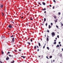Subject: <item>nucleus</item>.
I'll list each match as a JSON object with an SVG mask.
<instances>
[{"instance_id": "obj_57", "label": "nucleus", "mask_w": 63, "mask_h": 63, "mask_svg": "<svg viewBox=\"0 0 63 63\" xmlns=\"http://www.w3.org/2000/svg\"><path fill=\"white\" fill-rule=\"evenodd\" d=\"M55 39H56V40H57V38H56Z\"/></svg>"}, {"instance_id": "obj_50", "label": "nucleus", "mask_w": 63, "mask_h": 63, "mask_svg": "<svg viewBox=\"0 0 63 63\" xmlns=\"http://www.w3.org/2000/svg\"><path fill=\"white\" fill-rule=\"evenodd\" d=\"M60 43H61L60 42H59V44H60Z\"/></svg>"}, {"instance_id": "obj_28", "label": "nucleus", "mask_w": 63, "mask_h": 63, "mask_svg": "<svg viewBox=\"0 0 63 63\" xmlns=\"http://www.w3.org/2000/svg\"><path fill=\"white\" fill-rule=\"evenodd\" d=\"M54 45H55V44H56V42H54Z\"/></svg>"}, {"instance_id": "obj_59", "label": "nucleus", "mask_w": 63, "mask_h": 63, "mask_svg": "<svg viewBox=\"0 0 63 63\" xmlns=\"http://www.w3.org/2000/svg\"><path fill=\"white\" fill-rule=\"evenodd\" d=\"M62 51H63V48H62Z\"/></svg>"}, {"instance_id": "obj_11", "label": "nucleus", "mask_w": 63, "mask_h": 63, "mask_svg": "<svg viewBox=\"0 0 63 63\" xmlns=\"http://www.w3.org/2000/svg\"><path fill=\"white\" fill-rule=\"evenodd\" d=\"M5 38V36L1 37V39H4V38Z\"/></svg>"}, {"instance_id": "obj_19", "label": "nucleus", "mask_w": 63, "mask_h": 63, "mask_svg": "<svg viewBox=\"0 0 63 63\" xmlns=\"http://www.w3.org/2000/svg\"><path fill=\"white\" fill-rule=\"evenodd\" d=\"M21 57H22L23 58H25V56H21Z\"/></svg>"}, {"instance_id": "obj_31", "label": "nucleus", "mask_w": 63, "mask_h": 63, "mask_svg": "<svg viewBox=\"0 0 63 63\" xmlns=\"http://www.w3.org/2000/svg\"><path fill=\"white\" fill-rule=\"evenodd\" d=\"M57 37L58 38H59V36L58 35L57 36Z\"/></svg>"}, {"instance_id": "obj_20", "label": "nucleus", "mask_w": 63, "mask_h": 63, "mask_svg": "<svg viewBox=\"0 0 63 63\" xmlns=\"http://www.w3.org/2000/svg\"><path fill=\"white\" fill-rule=\"evenodd\" d=\"M1 53L2 54H4V52H3V51H2V50L1 51Z\"/></svg>"}, {"instance_id": "obj_56", "label": "nucleus", "mask_w": 63, "mask_h": 63, "mask_svg": "<svg viewBox=\"0 0 63 63\" xmlns=\"http://www.w3.org/2000/svg\"><path fill=\"white\" fill-rule=\"evenodd\" d=\"M2 15H4V14H3V13H2Z\"/></svg>"}, {"instance_id": "obj_9", "label": "nucleus", "mask_w": 63, "mask_h": 63, "mask_svg": "<svg viewBox=\"0 0 63 63\" xmlns=\"http://www.w3.org/2000/svg\"><path fill=\"white\" fill-rule=\"evenodd\" d=\"M50 28H51V26H50L49 25L48 26L49 29H50Z\"/></svg>"}, {"instance_id": "obj_49", "label": "nucleus", "mask_w": 63, "mask_h": 63, "mask_svg": "<svg viewBox=\"0 0 63 63\" xmlns=\"http://www.w3.org/2000/svg\"><path fill=\"white\" fill-rule=\"evenodd\" d=\"M44 13H45V14H46V11H45L44 12Z\"/></svg>"}, {"instance_id": "obj_37", "label": "nucleus", "mask_w": 63, "mask_h": 63, "mask_svg": "<svg viewBox=\"0 0 63 63\" xmlns=\"http://www.w3.org/2000/svg\"><path fill=\"white\" fill-rule=\"evenodd\" d=\"M47 32H49V30H47Z\"/></svg>"}, {"instance_id": "obj_54", "label": "nucleus", "mask_w": 63, "mask_h": 63, "mask_svg": "<svg viewBox=\"0 0 63 63\" xmlns=\"http://www.w3.org/2000/svg\"><path fill=\"white\" fill-rule=\"evenodd\" d=\"M42 57H44V56H43V55H42Z\"/></svg>"}, {"instance_id": "obj_24", "label": "nucleus", "mask_w": 63, "mask_h": 63, "mask_svg": "<svg viewBox=\"0 0 63 63\" xmlns=\"http://www.w3.org/2000/svg\"><path fill=\"white\" fill-rule=\"evenodd\" d=\"M61 14V13L60 12H59L58 13V15H60Z\"/></svg>"}, {"instance_id": "obj_35", "label": "nucleus", "mask_w": 63, "mask_h": 63, "mask_svg": "<svg viewBox=\"0 0 63 63\" xmlns=\"http://www.w3.org/2000/svg\"><path fill=\"white\" fill-rule=\"evenodd\" d=\"M46 58H47V59H49V58H48V57L47 56L46 57Z\"/></svg>"}, {"instance_id": "obj_60", "label": "nucleus", "mask_w": 63, "mask_h": 63, "mask_svg": "<svg viewBox=\"0 0 63 63\" xmlns=\"http://www.w3.org/2000/svg\"><path fill=\"white\" fill-rule=\"evenodd\" d=\"M42 25H44V24H42Z\"/></svg>"}, {"instance_id": "obj_45", "label": "nucleus", "mask_w": 63, "mask_h": 63, "mask_svg": "<svg viewBox=\"0 0 63 63\" xmlns=\"http://www.w3.org/2000/svg\"><path fill=\"white\" fill-rule=\"evenodd\" d=\"M14 51H15V52H16V50H14Z\"/></svg>"}, {"instance_id": "obj_53", "label": "nucleus", "mask_w": 63, "mask_h": 63, "mask_svg": "<svg viewBox=\"0 0 63 63\" xmlns=\"http://www.w3.org/2000/svg\"><path fill=\"white\" fill-rule=\"evenodd\" d=\"M21 18H23V17H21Z\"/></svg>"}, {"instance_id": "obj_13", "label": "nucleus", "mask_w": 63, "mask_h": 63, "mask_svg": "<svg viewBox=\"0 0 63 63\" xmlns=\"http://www.w3.org/2000/svg\"><path fill=\"white\" fill-rule=\"evenodd\" d=\"M15 63V61H14V60H13L11 62V63Z\"/></svg>"}, {"instance_id": "obj_58", "label": "nucleus", "mask_w": 63, "mask_h": 63, "mask_svg": "<svg viewBox=\"0 0 63 63\" xmlns=\"http://www.w3.org/2000/svg\"><path fill=\"white\" fill-rule=\"evenodd\" d=\"M45 37H46V35H45Z\"/></svg>"}, {"instance_id": "obj_1", "label": "nucleus", "mask_w": 63, "mask_h": 63, "mask_svg": "<svg viewBox=\"0 0 63 63\" xmlns=\"http://www.w3.org/2000/svg\"><path fill=\"white\" fill-rule=\"evenodd\" d=\"M49 36H48V35H47V42H48V41H49Z\"/></svg>"}, {"instance_id": "obj_4", "label": "nucleus", "mask_w": 63, "mask_h": 63, "mask_svg": "<svg viewBox=\"0 0 63 63\" xmlns=\"http://www.w3.org/2000/svg\"><path fill=\"white\" fill-rule=\"evenodd\" d=\"M8 27H9V28H12L13 27L12 25H9L8 26Z\"/></svg>"}, {"instance_id": "obj_16", "label": "nucleus", "mask_w": 63, "mask_h": 63, "mask_svg": "<svg viewBox=\"0 0 63 63\" xmlns=\"http://www.w3.org/2000/svg\"><path fill=\"white\" fill-rule=\"evenodd\" d=\"M56 47H59V45H57V46H56Z\"/></svg>"}, {"instance_id": "obj_2", "label": "nucleus", "mask_w": 63, "mask_h": 63, "mask_svg": "<svg viewBox=\"0 0 63 63\" xmlns=\"http://www.w3.org/2000/svg\"><path fill=\"white\" fill-rule=\"evenodd\" d=\"M53 17H54V18H55V19H56V18H57V17H56V16L55 15H53L52 16Z\"/></svg>"}, {"instance_id": "obj_55", "label": "nucleus", "mask_w": 63, "mask_h": 63, "mask_svg": "<svg viewBox=\"0 0 63 63\" xmlns=\"http://www.w3.org/2000/svg\"><path fill=\"white\" fill-rule=\"evenodd\" d=\"M61 24H62V22H61Z\"/></svg>"}, {"instance_id": "obj_52", "label": "nucleus", "mask_w": 63, "mask_h": 63, "mask_svg": "<svg viewBox=\"0 0 63 63\" xmlns=\"http://www.w3.org/2000/svg\"><path fill=\"white\" fill-rule=\"evenodd\" d=\"M19 51H21V49H19Z\"/></svg>"}, {"instance_id": "obj_21", "label": "nucleus", "mask_w": 63, "mask_h": 63, "mask_svg": "<svg viewBox=\"0 0 63 63\" xmlns=\"http://www.w3.org/2000/svg\"><path fill=\"white\" fill-rule=\"evenodd\" d=\"M44 21H46V18H45L44 19Z\"/></svg>"}, {"instance_id": "obj_62", "label": "nucleus", "mask_w": 63, "mask_h": 63, "mask_svg": "<svg viewBox=\"0 0 63 63\" xmlns=\"http://www.w3.org/2000/svg\"><path fill=\"white\" fill-rule=\"evenodd\" d=\"M46 46V44H45V45H44V46Z\"/></svg>"}, {"instance_id": "obj_51", "label": "nucleus", "mask_w": 63, "mask_h": 63, "mask_svg": "<svg viewBox=\"0 0 63 63\" xmlns=\"http://www.w3.org/2000/svg\"><path fill=\"white\" fill-rule=\"evenodd\" d=\"M61 44H60V47H61Z\"/></svg>"}, {"instance_id": "obj_6", "label": "nucleus", "mask_w": 63, "mask_h": 63, "mask_svg": "<svg viewBox=\"0 0 63 63\" xmlns=\"http://www.w3.org/2000/svg\"><path fill=\"white\" fill-rule=\"evenodd\" d=\"M8 55L10 56V57H13V55H11L9 54Z\"/></svg>"}, {"instance_id": "obj_39", "label": "nucleus", "mask_w": 63, "mask_h": 63, "mask_svg": "<svg viewBox=\"0 0 63 63\" xmlns=\"http://www.w3.org/2000/svg\"><path fill=\"white\" fill-rule=\"evenodd\" d=\"M10 52H8V54H10Z\"/></svg>"}, {"instance_id": "obj_36", "label": "nucleus", "mask_w": 63, "mask_h": 63, "mask_svg": "<svg viewBox=\"0 0 63 63\" xmlns=\"http://www.w3.org/2000/svg\"><path fill=\"white\" fill-rule=\"evenodd\" d=\"M36 48V46H35L34 47V48L35 49Z\"/></svg>"}, {"instance_id": "obj_3", "label": "nucleus", "mask_w": 63, "mask_h": 63, "mask_svg": "<svg viewBox=\"0 0 63 63\" xmlns=\"http://www.w3.org/2000/svg\"><path fill=\"white\" fill-rule=\"evenodd\" d=\"M52 37H54L55 36V33L54 32H52Z\"/></svg>"}, {"instance_id": "obj_42", "label": "nucleus", "mask_w": 63, "mask_h": 63, "mask_svg": "<svg viewBox=\"0 0 63 63\" xmlns=\"http://www.w3.org/2000/svg\"><path fill=\"white\" fill-rule=\"evenodd\" d=\"M45 46H44L43 47V48H45Z\"/></svg>"}, {"instance_id": "obj_63", "label": "nucleus", "mask_w": 63, "mask_h": 63, "mask_svg": "<svg viewBox=\"0 0 63 63\" xmlns=\"http://www.w3.org/2000/svg\"><path fill=\"white\" fill-rule=\"evenodd\" d=\"M54 13H55V11H54Z\"/></svg>"}, {"instance_id": "obj_44", "label": "nucleus", "mask_w": 63, "mask_h": 63, "mask_svg": "<svg viewBox=\"0 0 63 63\" xmlns=\"http://www.w3.org/2000/svg\"><path fill=\"white\" fill-rule=\"evenodd\" d=\"M49 6V7H51V5H50Z\"/></svg>"}, {"instance_id": "obj_32", "label": "nucleus", "mask_w": 63, "mask_h": 63, "mask_svg": "<svg viewBox=\"0 0 63 63\" xmlns=\"http://www.w3.org/2000/svg\"><path fill=\"white\" fill-rule=\"evenodd\" d=\"M13 37H14V36H13V35H12V36H11V38Z\"/></svg>"}, {"instance_id": "obj_8", "label": "nucleus", "mask_w": 63, "mask_h": 63, "mask_svg": "<svg viewBox=\"0 0 63 63\" xmlns=\"http://www.w3.org/2000/svg\"><path fill=\"white\" fill-rule=\"evenodd\" d=\"M15 39V38L13 37L12 39V41L13 42H14V40Z\"/></svg>"}, {"instance_id": "obj_5", "label": "nucleus", "mask_w": 63, "mask_h": 63, "mask_svg": "<svg viewBox=\"0 0 63 63\" xmlns=\"http://www.w3.org/2000/svg\"><path fill=\"white\" fill-rule=\"evenodd\" d=\"M61 57H62V53L60 54V55H59Z\"/></svg>"}, {"instance_id": "obj_10", "label": "nucleus", "mask_w": 63, "mask_h": 63, "mask_svg": "<svg viewBox=\"0 0 63 63\" xmlns=\"http://www.w3.org/2000/svg\"><path fill=\"white\" fill-rule=\"evenodd\" d=\"M42 4H43V5H46V3L44 2H42Z\"/></svg>"}, {"instance_id": "obj_38", "label": "nucleus", "mask_w": 63, "mask_h": 63, "mask_svg": "<svg viewBox=\"0 0 63 63\" xmlns=\"http://www.w3.org/2000/svg\"><path fill=\"white\" fill-rule=\"evenodd\" d=\"M56 26L57 28H58V26L57 25H56Z\"/></svg>"}, {"instance_id": "obj_41", "label": "nucleus", "mask_w": 63, "mask_h": 63, "mask_svg": "<svg viewBox=\"0 0 63 63\" xmlns=\"http://www.w3.org/2000/svg\"><path fill=\"white\" fill-rule=\"evenodd\" d=\"M61 25H62V26H63V24H62Z\"/></svg>"}, {"instance_id": "obj_25", "label": "nucleus", "mask_w": 63, "mask_h": 63, "mask_svg": "<svg viewBox=\"0 0 63 63\" xmlns=\"http://www.w3.org/2000/svg\"><path fill=\"white\" fill-rule=\"evenodd\" d=\"M38 4H39V5H41V6L42 5V4H41L40 2H39Z\"/></svg>"}, {"instance_id": "obj_47", "label": "nucleus", "mask_w": 63, "mask_h": 63, "mask_svg": "<svg viewBox=\"0 0 63 63\" xmlns=\"http://www.w3.org/2000/svg\"><path fill=\"white\" fill-rule=\"evenodd\" d=\"M54 42H56V40H54Z\"/></svg>"}, {"instance_id": "obj_7", "label": "nucleus", "mask_w": 63, "mask_h": 63, "mask_svg": "<svg viewBox=\"0 0 63 63\" xmlns=\"http://www.w3.org/2000/svg\"><path fill=\"white\" fill-rule=\"evenodd\" d=\"M42 11H46V8H44V9L42 8Z\"/></svg>"}, {"instance_id": "obj_43", "label": "nucleus", "mask_w": 63, "mask_h": 63, "mask_svg": "<svg viewBox=\"0 0 63 63\" xmlns=\"http://www.w3.org/2000/svg\"><path fill=\"white\" fill-rule=\"evenodd\" d=\"M53 9H54V6H53Z\"/></svg>"}, {"instance_id": "obj_17", "label": "nucleus", "mask_w": 63, "mask_h": 63, "mask_svg": "<svg viewBox=\"0 0 63 63\" xmlns=\"http://www.w3.org/2000/svg\"><path fill=\"white\" fill-rule=\"evenodd\" d=\"M38 45L39 47H41V44H40V43H38Z\"/></svg>"}, {"instance_id": "obj_26", "label": "nucleus", "mask_w": 63, "mask_h": 63, "mask_svg": "<svg viewBox=\"0 0 63 63\" xmlns=\"http://www.w3.org/2000/svg\"><path fill=\"white\" fill-rule=\"evenodd\" d=\"M51 26H52V25H53V24H52V23H51Z\"/></svg>"}, {"instance_id": "obj_29", "label": "nucleus", "mask_w": 63, "mask_h": 63, "mask_svg": "<svg viewBox=\"0 0 63 63\" xmlns=\"http://www.w3.org/2000/svg\"><path fill=\"white\" fill-rule=\"evenodd\" d=\"M37 51H39L40 50L39 49H37Z\"/></svg>"}, {"instance_id": "obj_12", "label": "nucleus", "mask_w": 63, "mask_h": 63, "mask_svg": "<svg viewBox=\"0 0 63 63\" xmlns=\"http://www.w3.org/2000/svg\"><path fill=\"white\" fill-rule=\"evenodd\" d=\"M9 59V57H7L6 58V60H8Z\"/></svg>"}, {"instance_id": "obj_61", "label": "nucleus", "mask_w": 63, "mask_h": 63, "mask_svg": "<svg viewBox=\"0 0 63 63\" xmlns=\"http://www.w3.org/2000/svg\"><path fill=\"white\" fill-rule=\"evenodd\" d=\"M38 57H41V56H39Z\"/></svg>"}, {"instance_id": "obj_27", "label": "nucleus", "mask_w": 63, "mask_h": 63, "mask_svg": "<svg viewBox=\"0 0 63 63\" xmlns=\"http://www.w3.org/2000/svg\"><path fill=\"white\" fill-rule=\"evenodd\" d=\"M45 25H46V26H47V23H46Z\"/></svg>"}, {"instance_id": "obj_15", "label": "nucleus", "mask_w": 63, "mask_h": 63, "mask_svg": "<svg viewBox=\"0 0 63 63\" xmlns=\"http://www.w3.org/2000/svg\"><path fill=\"white\" fill-rule=\"evenodd\" d=\"M27 44H29V45H30L31 44L30 43V42H27Z\"/></svg>"}, {"instance_id": "obj_64", "label": "nucleus", "mask_w": 63, "mask_h": 63, "mask_svg": "<svg viewBox=\"0 0 63 63\" xmlns=\"http://www.w3.org/2000/svg\"><path fill=\"white\" fill-rule=\"evenodd\" d=\"M13 23H14V22H13Z\"/></svg>"}, {"instance_id": "obj_40", "label": "nucleus", "mask_w": 63, "mask_h": 63, "mask_svg": "<svg viewBox=\"0 0 63 63\" xmlns=\"http://www.w3.org/2000/svg\"><path fill=\"white\" fill-rule=\"evenodd\" d=\"M36 47H37V48H39V46H36Z\"/></svg>"}, {"instance_id": "obj_22", "label": "nucleus", "mask_w": 63, "mask_h": 63, "mask_svg": "<svg viewBox=\"0 0 63 63\" xmlns=\"http://www.w3.org/2000/svg\"><path fill=\"white\" fill-rule=\"evenodd\" d=\"M52 57V56H50L49 58H51Z\"/></svg>"}, {"instance_id": "obj_23", "label": "nucleus", "mask_w": 63, "mask_h": 63, "mask_svg": "<svg viewBox=\"0 0 63 63\" xmlns=\"http://www.w3.org/2000/svg\"><path fill=\"white\" fill-rule=\"evenodd\" d=\"M47 49H48V50H49V47H47Z\"/></svg>"}, {"instance_id": "obj_48", "label": "nucleus", "mask_w": 63, "mask_h": 63, "mask_svg": "<svg viewBox=\"0 0 63 63\" xmlns=\"http://www.w3.org/2000/svg\"><path fill=\"white\" fill-rule=\"evenodd\" d=\"M55 61V60H53V62H54Z\"/></svg>"}, {"instance_id": "obj_46", "label": "nucleus", "mask_w": 63, "mask_h": 63, "mask_svg": "<svg viewBox=\"0 0 63 63\" xmlns=\"http://www.w3.org/2000/svg\"><path fill=\"white\" fill-rule=\"evenodd\" d=\"M0 63H2V62H1V61H0Z\"/></svg>"}, {"instance_id": "obj_14", "label": "nucleus", "mask_w": 63, "mask_h": 63, "mask_svg": "<svg viewBox=\"0 0 63 63\" xmlns=\"http://www.w3.org/2000/svg\"><path fill=\"white\" fill-rule=\"evenodd\" d=\"M3 5L2 4L1 5H0V8H3Z\"/></svg>"}, {"instance_id": "obj_30", "label": "nucleus", "mask_w": 63, "mask_h": 63, "mask_svg": "<svg viewBox=\"0 0 63 63\" xmlns=\"http://www.w3.org/2000/svg\"><path fill=\"white\" fill-rule=\"evenodd\" d=\"M31 42H33V40H32V39H31Z\"/></svg>"}, {"instance_id": "obj_34", "label": "nucleus", "mask_w": 63, "mask_h": 63, "mask_svg": "<svg viewBox=\"0 0 63 63\" xmlns=\"http://www.w3.org/2000/svg\"><path fill=\"white\" fill-rule=\"evenodd\" d=\"M30 20H33V19L32 18H30Z\"/></svg>"}, {"instance_id": "obj_18", "label": "nucleus", "mask_w": 63, "mask_h": 63, "mask_svg": "<svg viewBox=\"0 0 63 63\" xmlns=\"http://www.w3.org/2000/svg\"><path fill=\"white\" fill-rule=\"evenodd\" d=\"M55 22H57V19H56L55 20Z\"/></svg>"}, {"instance_id": "obj_33", "label": "nucleus", "mask_w": 63, "mask_h": 63, "mask_svg": "<svg viewBox=\"0 0 63 63\" xmlns=\"http://www.w3.org/2000/svg\"><path fill=\"white\" fill-rule=\"evenodd\" d=\"M53 1L54 2H56V1H55V0H53Z\"/></svg>"}]
</instances>
